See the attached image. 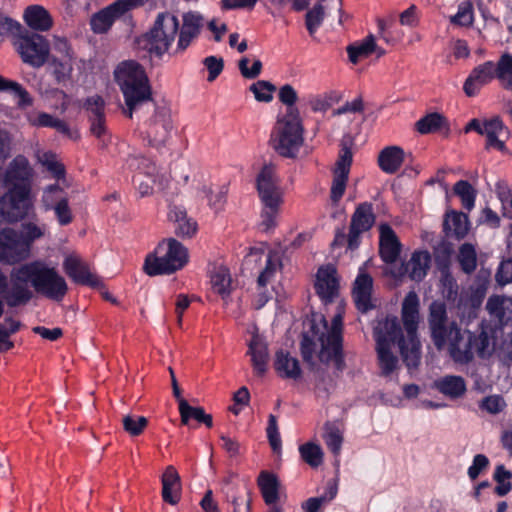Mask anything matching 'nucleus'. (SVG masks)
I'll list each match as a JSON object with an SVG mask.
<instances>
[{
	"label": "nucleus",
	"mask_w": 512,
	"mask_h": 512,
	"mask_svg": "<svg viewBox=\"0 0 512 512\" xmlns=\"http://www.w3.org/2000/svg\"><path fill=\"white\" fill-rule=\"evenodd\" d=\"M18 233H20V237L23 242L27 244V250L29 253L33 242L43 236L42 229L32 222L23 224L22 229L18 230Z\"/></svg>",
	"instance_id": "864d4df0"
},
{
	"label": "nucleus",
	"mask_w": 512,
	"mask_h": 512,
	"mask_svg": "<svg viewBox=\"0 0 512 512\" xmlns=\"http://www.w3.org/2000/svg\"><path fill=\"white\" fill-rule=\"evenodd\" d=\"M52 210L54 211L56 219L61 226H66L73 221V215L69 207L68 198L57 203Z\"/></svg>",
	"instance_id": "4d7b16f0"
},
{
	"label": "nucleus",
	"mask_w": 512,
	"mask_h": 512,
	"mask_svg": "<svg viewBox=\"0 0 512 512\" xmlns=\"http://www.w3.org/2000/svg\"><path fill=\"white\" fill-rule=\"evenodd\" d=\"M251 340L249 341V353L255 371L262 375L267 370L268 347L265 339L258 333L257 328L251 330Z\"/></svg>",
	"instance_id": "393cba45"
},
{
	"label": "nucleus",
	"mask_w": 512,
	"mask_h": 512,
	"mask_svg": "<svg viewBox=\"0 0 512 512\" xmlns=\"http://www.w3.org/2000/svg\"><path fill=\"white\" fill-rule=\"evenodd\" d=\"M466 132L474 130L486 137L487 148L505 151V142L510 137L508 127L499 116L485 119H472L466 126Z\"/></svg>",
	"instance_id": "4468645a"
},
{
	"label": "nucleus",
	"mask_w": 512,
	"mask_h": 512,
	"mask_svg": "<svg viewBox=\"0 0 512 512\" xmlns=\"http://www.w3.org/2000/svg\"><path fill=\"white\" fill-rule=\"evenodd\" d=\"M459 262L463 270L467 273L473 271L476 267V253L473 246L464 244L459 251Z\"/></svg>",
	"instance_id": "6e6d98bb"
},
{
	"label": "nucleus",
	"mask_w": 512,
	"mask_h": 512,
	"mask_svg": "<svg viewBox=\"0 0 512 512\" xmlns=\"http://www.w3.org/2000/svg\"><path fill=\"white\" fill-rule=\"evenodd\" d=\"M267 436L273 451L277 453L280 452L281 439L277 430L275 418L273 416H270L269 425L267 427Z\"/></svg>",
	"instance_id": "680f3d73"
},
{
	"label": "nucleus",
	"mask_w": 512,
	"mask_h": 512,
	"mask_svg": "<svg viewBox=\"0 0 512 512\" xmlns=\"http://www.w3.org/2000/svg\"><path fill=\"white\" fill-rule=\"evenodd\" d=\"M34 172L24 155L15 156L7 165L2 184L6 189L0 196V217L10 223L28 216L32 208Z\"/></svg>",
	"instance_id": "20e7f679"
},
{
	"label": "nucleus",
	"mask_w": 512,
	"mask_h": 512,
	"mask_svg": "<svg viewBox=\"0 0 512 512\" xmlns=\"http://www.w3.org/2000/svg\"><path fill=\"white\" fill-rule=\"evenodd\" d=\"M444 228L449 235L458 239L465 237L469 231L468 216L461 212H447L444 220Z\"/></svg>",
	"instance_id": "72a5a7b5"
},
{
	"label": "nucleus",
	"mask_w": 512,
	"mask_h": 512,
	"mask_svg": "<svg viewBox=\"0 0 512 512\" xmlns=\"http://www.w3.org/2000/svg\"><path fill=\"white\" fill-rule=\"evenodd\" d=\"M179 412L181 422L184 425H190L191 420H195L199 424H205L209 428L213 425V418L210 414H206L202 407H193L189 405L186 400L180 401Z\"/></svg>",
	"instance_id": "c9c22d12"
},
{
	"label": "nucleus",
	"mask_w": 512,
	"mask_h": 512,
	"mask_svg": "<svg viewBox=\"0 0 512 512\" xmlns=\"http://www.w3.org/2000/svg\"><path fill=\"white\" fill-rule=\"evenodd\" d=\"M234 406L231 408V411L237 415L239 414L241 408L248 403L249 400V392L246 387H241L233 396Z\"/></svg>",
	"instance_id": "774afa93"
},
{
	"label": "nucleus",
	"mask_w": 512,
	"mask_h": 512,
	"mask_svg": "<svg viewBox=\"0 0 512 512\" xmlns=\"http://www.w3.org/2000/svg\"><path fill=\"white\" fill-rule=\"evenodd\" d=\"M405 152L398 146H388L380 151L378 155V165L380 169L393 174L401 167L404 162Z\"/></svg>",
	"instance_id": "2f4dec72"
},
{
	"label": "nucleus",
	"mask_w": 512,
	"mask_h": 512,
	"mask_svg": "<svg viewBox=\"0 0 512 512\" xmlns=\"http://www.w3.org/2000/svg\"><path fill=\"white\" fill-rule=\"evenodd\" d=\"M445 315L444 304H431L429 323L434 343L439 349H447L456 362H468L472 357V336L454 323L448 325Z\"/></svg>",
	"instance_id": "39448f33"
},
{
	"label": "nucleus",
	"mask_w": 512,
	"mask_h": 512,
	"mask_svg": "<svg viewBox=\"0 0 512 512\" xmlns=\"http://www.w3.org/2000/svg\"><path fill=\"white\" fill-rule=\"evenodd\" d=\"M181 496L180 476L173 466H168L162 475V498L163 501L176 505Z\"/></svg>",
	"instance_id": "c756f323"
},
{
	"label": "nucleus",
	"mask_w": 512,
	"mask_h": 512,
	"mask_svg": "<svg viewBox=\"0 0 512 512\" xmlns=\"http://www.w3.org/2000/svg\"><path fill=\"white\" fill-rule=\"evenodd\" d=\"M489 465V459L483 454L474 456L472 464L468 468V476L471 480H475L480 473L485 470Z\"/></svg>",
	"instance_id": "bf43d9fd"
},
{
	"label": "nucleus",
	"mask_w": 512,
	"mask_h": 512,
	"mask_svg": "<svg viewBox=\"0 0 512 512\" xmlns=\"http://www.w3.org/2000/svg\"><path fill=\"white\" fill-rule=\"evenodd\" d=\"M495 78H498L500 83L512 90V66H494Z\"/></svg>",
	"instance_id": "69168bd1"
},
{
	"label": "nucleus",
	"mask_w": 512,
	"mask_h": 512,
	"mask_svg": "<svg viewBox=\"0 0 512 512\" xmlns=\"http://www.w3.org/2000/svg\"><path fill=\"white\" fill-rule=\"evenodd\" d=\"M148 2L149 0H116L91 16L90 29L95 34H105L112 28L117 19Z\"/></svg>",
	"instance_id": "ddd939ff"
},
{
	"label": "nucleus",
	"mask_w": 512,
	"mask_h": 512,
	"mask_svg": "<svg viewBox=\"0 0 512 512\" xmlns=\"http://www.w3.org/2000/svg\"><path fill=\"white\" fill-rule=\"evenodd\" d=\"M124 430L131 436L140 435L148 424L144 416L126 415L122 420Z\"/></svg>",
	"instance_id": "09e8293b"
},
{
	"label": "nucleus",
	"mask_w": 512,
	"mask_h": 512,
	"mask_svg": "<svg viewBox=\"0 0 512 512\" xmlns=\"http://www.w3.org/2000/svg\"><path fill=\"white\" fill-rule=\"evenodd\" d=\"M258 484L263 498L267 504H274L278 500L279 482L276 476L269 472H262L258 478Z\"/></svg>",
	"instance_id": "58836bf2"
},
{
	"label": "nucleus",
	"mask_w": 512,
	"mask_h": 512,
	"mask_svg": "<svg viewBox=\"0 0 512 512\" xmlns=\"http://www.w3.org/2000/svg\"><path fill=\"white\" fill-rule=\"evenodd\" d=\"M314 288L324 303L336 301V313L331 318L330 324L322 314L312 315L310 328L303 335L302 355L311 365H316L319 361L332 364L335 368L340 369L344 303L338 300L340 284L334 266L319 267L315 276Z\"/></svg>",
	"instance_id": "f257e3e1"
},
{
	"label": "nucleus",
	"mask_w": 512,
	"mask_h": 512,
	"mask_svg": "<svg viewBox=\"0 0 512 512\" xmlns=\"http://www.w3.org/2000/svg\"><path fill=\"white\" fill-rule=\"evenodd\" d=\"M279 99L287 106L286 113H289L290 109H296L293 104L297 99V94L291 86L285 85L280 89Z\"/></svg>",
	"instance_id": "0e129e2a"
},
{
	"label": "nucleus",
	"mask_w": 512,
	"mask_h": 512,
	"mask_svg": "<svg viewBox=\"0 0 512 512\" xmlns=\"http://www.w3.org/2000/svg\"><path fill=\"white\" fill-rule=\"evenodd\" d=\"M114 78L123 94L126 108L124 114L128 118L142 106L153 100L152 87L143 66H116Z\"/></svg>",
	"instance_id": "0eeeda50"
},
{
	"label": "nucleus",
	"mask_w": 512,
	"mask_h": 512,
	"mask_svg": "<svg viewBox=\"0 0 512 512\" xmlns=\"http://www.w3.org/2000/svg\"><path fill=\"white\" fill-rule=\"evenodd\" d=\"M352 160V151L348 147H343L333 173L330 197L334 203H337L344 195Z\"/></svg>",
	"instance_id": "f3484780"
},
{
	"label": "nucleus",
	"mask_w": 512,
	"mask_h": 512,
	"mask_svg": "<svg viewBox=\"0 0 512 512\" xmlns=\"http://www.w3.org/2000/svg\"><path fill=\"white\" fill-rule=\"evenodd\" d=\"M322 438L334 456H339L344 441V427L339 422H326L323 427Z\"/></svg>",
	"instance_id": "473e14b6"
},
{
	"label": "nucleus",
	"mask_w": 512,
	"mask_h": 512,
	"mask_svg": "<svg viewBox=\"0 0 512 512\" xmlns=\"http://www.w3.org/2000/svg\"><path fill=\"white\" fill-rule=\"evenodd\" d=\"M379 231L380 256L386 263H393L400 254L401 244L395 232L388 225H381Z\"/></svg>",
	"instance_id": "bb28decb"
},
{
	"label": "nucleus",
	"mask_w": 512,
	"mask_h": 512,
	"mask_svg": "<svg viewBox=\"0 0 512 512\" xmlns=\"http://www.w3.org/2000/svg\"><path fill=\"white\" fill-rule=\"evenodd\" d=\"M165 250L163 256L149 255L144 263V270L149 276L169 275L182 269L188 262V250L182 243L169 238L166 243L158 245L157 252Z\"/></svg>",
	"instance_id": "9d476101"
},
{
	"label": "nucleus",
	"mask_w": 512,
	"mask_h": 512,
	"mask_svg": "<svg viewBox=\"0 0 512 512\" xmlns=\"http://www.w3.org/2000/svg\"><path fill=\"white\" fill-rule=\"evenodd\" d=\"M66 199L67 197L65 196L64 189L58 184H52L43 190L41 203L45 211H50L57 205V203Z\"/></svg>",
	"instance_id": "79ce46f5"
},
{
	"label": "nucleus",
	"mask_w": 512,
	"mask_h": 512,
	"mask_svg": "<svg viewBox=\"0 0 512 512\" xmlns=\"http://www.w3.org/2000/svg\"><path fill=\"white\" fill-rule=\"evenodd\" d=\"M346 50L350 62L354 64L357 61L364 60L373 54L376 55V59H379L386 53L383 48L376 44L375 37L372 34H369L361 41H356L348 45Z\"/></svg>",
	"instance_id": "b1692460"
},
{
	"label": "nucleus",
	"mask_w": 512,
	"mask_h": 512,
	"mask_svg": "<svg viewBox=\"0 0 512 512\" xmlns=\"http://www.w3.org/2000/svg\"><path fill=\"white\" fill-rule=\"evenodd\" d=\"M374 223L372 206L363 203L356 209L351 224V234H358L371 228Z\"/></svg>",
	"instance_id": "4c0bfd02"
},
{
	"label": "nucleus",
	"mask_w": 512,
	"mask_h": 512,
	"mask_svg": "<svg viewBox=\"0 0 512 512\" xmlns=\"http://www.w3.org/2000/svg\"><path fill=\"white\" fill-rule=\"evenodd\" d=\"M337 493V488L331 485L328 490L319 497H311L301 504L304 512H318L321 507L334 499Z\"/></svg>",
	"instance_id": "c03bdc74"
},
{
	"label": "nucleus",
	"mask_w": 512,
	"mask_h": 512,
	"mask_svg": "<svg viewBox=\"0 0 512 512\" xmlns=\"http://www.w3.org/2000/svg\"><path fill=\"white\" fill-rule=\"evenodd\" d=\"M13 45L25 64H46L50 60V43L39 33L26 29Z\"/></svg>",
	"instance_id": "9b49d317"
},
{
	"label": "nucleus",
	"mask_w": 512,
	"mask_h": 512,
	"mask_svg": "<svg viewBox=\"0 0 512 512\" xmlns=\"http://www.w3.org/2000/svg\"><path fill=\"white\" fill-rule=\"evenodd\" d=\"M477 352L481 357L489 356L495 347L494 341L486 332H482L474 341Z\"/></svg>",
	"instance_id": "13d9d810"
},
{
	"label": "nucleus",
	"mask_w": 512,
	"mask_h": 512,
	"mask_svg": "<svg viewBox=\"0 0 512 512\" xmlns=\"http://www.w3.org/2000/svg\"><path fill=\"white\" fill-rule=\"evenodd\" d=\"M419 297L409 292L402 303V321L404 332L399 327L396 317H387L378 321L374 328L376 350L381 371L389 375L398 367V359L391 347L397 342L400 353L408 368H414L420 361V342L417 328L420 320Z\"/></svg>",
	"instance_id": "f03ea898"
},
{
	"label": "nucleus",
	"mask_w": 512,
	"mask_h": 512,
	"mask_svg": "<svg viewBox=\"0 0 512 512\" xmlns=\"http://www.w3.org/2000/svg\"><path fill=\"white\" fill-rule=\"evenodd\" d=\"M454 191L460 197L464 208L467 210L473 209L475 205L476 192L467 181H458L455 184Z\"/></svg>",
	"instance_id": "49530a36"
},
{
	"label": "nucleus",
	"mask_w": 512,
	"mask_h": 512,
	"mask_svg": "<svg viewBox=\"0 0 512 512\" xmlns=\"http://www.w3.org/2000/svg\"><path fill=\"white\" fill-rule=\"evenodd\" d=\"M247 271L259 270L258 284L261 287L267 285L276 272L280 269L278 253L271 252L265 244L251 248L243 262Z\"/></svg>",
	"instance_id": "f8f14e48"
},
{
	"label": "nucleus",
	"mask_w": 512,
	"mask_h": 512,
	"mask_svg": "<svg viewBox=\"0 0 512 512\" xmlns=\"http://www.w3.org/2000/svg\"><path fill=\"white\" fill-rule=\"evenodd\" d=\"M494 78V66H475L464 82V93L468 97H474L483 86L490 83Z\"/></svg>",
	"instance_id": "5701e85b"
},
{
	"label": "nucleus",
	"mask_w": 512,
	"mask_h": 512,
	"mask_svg": "<svg viewBox=\"0 0 512 512\" xmlns=\"http://www.w3.org/2000/svg\"><path fill=\"white\" fill-rule=\"evenodd\" d=\"M256 190L261 205L258 228L262 232H271L278 225L285 194L272 164H265L258 172Z\"/></svg>",
	"instance_id": "423d86ee"
},
{
	"label": "nucleus",
	"mask_w": 512,
	"mask_h": 512,
	"mask_svg": "<svg viewBox=\"0 0 512 512\" xmlns=\"http://www.w3.org/2000/svg\"><path fill=\"white\" fill-rule=\"evenodd\" d=\"M33 332L37 335H40L42 338L50 341H56L63 335V331L59 327L49 329L44 326H36L33 328Z\"/></svg>",
	"instance_id": "338daca9"
},
{
	"label": "nucleus",
	"mask_w": 512,
	"mask_h": 512,
	"mask_svg": "<svg viewBox=\"0 0 512 512\" xmlns=\"http://www.w3.org/2000/svg\"><path fill=\"white\" fill-rule=\"evenodd\" d=\"M154 114L151 118L148 134L158 143H164L173 128L171 111L166 106L153 105Z\"/></svg>",
	"instance_id": "412c9836"
},
{
	"label": "nucleus",
	"mask_w": 512,
	"mask_h": 512,
	"mask_svg": "<svg viewBox=\"0 0 512 512\" xmlns=\"http://www.w3.org/2000/svg\"><path fill=\"white\" fill-rule=\"evenodd\" d=\"M505 407L504 400L498 395L486 397L481 404V408L491 414L499 413Z\"/></svg>",
	"instance_id": "052dcab7"
},
{
	"label": "nucleus",
	"mask_w": 512,
	"mask_h": 512,
	"mask_svg": "<svg viewBox=\"0 0 512 512\" xmlns=\"http://www.w3.org/2000/svg\"><path fill=\"white\" fill-rule=\"evenodd\" d=\"M299 453L304 462L313 468L323 463L324 452L322 447L315 442H307L299 447Z\"/></svg>",
	"instance_id": "a19ab883"
},
{
	"label": "nucleus",
	"mask_w": 512,
	"mask_h": 512,
	"mask_svg": "<svg viewBox=\"0 0 512 512\" xmlns=\"http://www.w3.org/2000/svg\"><path fill=\"white\" fill-rule=\"evenodd\" d=\"M486 309L500 324H507L512 320V297L493 295L489 297Z\"/></svg>",
	"instance_id": "7c9ffc66"
},
{
	"label": "nucleus",
	"mask_w": 512,
	"mask_h": 512,
	"mask_svg": "<svg viewBox=\"0 0 512 512\" xmlns=\"http://www.w3.org/2000/svg\"><path fill=\"white\" fill-rule=\"evenodd\" d=\"M443 124V117L440 114L432 113L420 119L416 126L420 133L426 134L439 130Z\"/></svg>",
	"instance_id": "de8ad7c7"
},
{
	"label": "nucleus",
	"mask_w": 512,
	"mask_h": 512,
	"mask_svg": "<svg viewBox=\"0 0 512 512\" xmlns=\"http://www.w3.org/2000/svg\"><path fill=\"white\" fill-rule=\"evenodd\" d=\"M511 477L512 473L506 470L503 465H499L496 467L494 478L497 482L496 492L498 495L504 496L511 490Z\"/></svg>",
	"instance_id": "3c124183"
},
{
	"label": "nucleus",
	"mask_w": 512,
	"mask_h": 512,
	"mask_svg": "<svg viewBox=\"0 0 512 512\" xmlns=\"http://www.w3.org/2000/svg\"><path fill=\"white\" fill-rule=\"evenodd\" d=\"M204 17L197 11H188L182 15V25H179L178 42L175 53L185 51L199 37L204 27Z\"/></svg>",
	"instance_id": "dca6fc26"
},
{
	"label": "nucleus",
	"mask_w": 512,
	"mask_h": 512,
	"mask_svg": "<svg viewBox=\"0 0 512 512\" xmlns=\"http://www.w3.org/2000/svg\"><path fill=\"white\" fill-rule=\"evenodd\" d=\"M21 322L6 317L3 323H0V353L7 352L14 347V343L10 340V336L19 331Z\"/></svg>",
	"instance_id": "ea45409f"
},
{
	"label": "nucleus",
	"mask_w": 512,
	"mask_h": 512,
	"mask_svg": "<svg viewBox=\"0 0 512 512\" xmlns=\"http://www.w3.org/2000/svg\"><path fill=\"white\" fill-rule=\"evenodd\" d=\"M325 10L322 4L318 3L307 11L305 16V25L310 34L313 36L324 20Z\"/></svg>",
	"instance_id": "a18cd8bd"
},
{
	"label": "nucleus",
	"mask_w": 512,
	"mask_h": 512,
	"mask_svg": "<svg viewBox=\"0 0 512 512\" xmlns=\"http://www.w3.org/2000/svg\"><path fill=\"white\" fill-rule=\"evenodd\" d=\"M63 268L68 277L76 284L86 285L92 288L103 287L101 279L92 274L88 265L77 256H67L64 259Z\"/></svg>",
	"instance_id": "a211bd4d"
},
{
	"label": "nucleus",
	"mask_w": 512,
	"mask_h": 512,
	"mask_svg": "<svg viewBox=\"0 0 512 512\" xmlns=\"http://www.w3.org/2000/svg\"><path fill=\"white\" fill-rule=\"evenodd\" d=\"M255 99L259 102H270L273 99L275 87L266 81H258L250 86Z\"/></svg>",
	"instance_id": "603ef678"
},
{
	"label": "nucleus",
	"mask_w": 512,
	"mask_h": 512,
	"mask_svg": "<svg viewBox=\"0 0 512 512\" xmlns=\"http://www.w3.org/2000/svg\"><path fill=\"white\" fill-rule=\"evenodd\" d=\"M431 256L428 251L416 250L410 259L393 272L396 277L408 276L413 281H421L430 268Z\"/></svg>",
	"instance_id": "6ab92c4d"
},
{
	"label": "nucleus",
	"mask_w": 512,
	"mask_h": 512,
	"mask_svg": "<svg viewBox=\"0 0 512 512\" xmlns=\"http://www.w3.org/2000/svg\"><path fill=\"white\" fill-rule=\"evenodd\" d=\"M273 366L281 378L295 380L301 376V367L298 359L284 349L276 351Z\"/></svg>",
	"instance_id": "cd10ccee"
},
{
	"label": "nucleus",
	"mask_w": 512,
	"mask_h": 512,
	"mask_svg": "<svg viewBox=\"0 0 512 512\" xmlns=\"http://www.w3.org/2000/svg\"><path fill=\"white\" fill-rule=\"evenodd\" d=\"M27 28L23 27L18 21L9 17L0 15V35L12 36L13 41L22 35Z\"/></svg>",
	"instance_id": "8fccbe9b"
},
{
	"label": "nucleus",
	"mask_w": 512,
	"mask_h": 512,
	"mask_svg": "<svg viewBox=\"0 0 512 512\" xmlns=\"http://www.w3.org/2000/svg\"><path fill=\"white\" fill-rule=\"evenodd\" d=\"M168 217L175 223V234L183 239L194 237L198 231L197 221L188 216L185 208L177 205L170 207Z\"/></svg>",
	"instance_id": "4be33fe9"
},
{
	"label": "nucleus",
	"mask_w": 512,
	"mask_h": 512,
	"mask_svg": "<svg viewBox=\"0 0 512 512\" xmlns=\"http://www.w3.org/2000/svg\"><path fill=\"white\" fill-rule=\"evenodd\" d=\"M450 22L458 26H471L474 22V8L470 0L461 2L458 5L457 13L450 17Z\"/></svg>",
	"instance_id": "37998d69"
},
{
	"label": "nucleus",
	"mask_w": 512,
	"mask_h": 512,
	"mask_svg": "<svg viewBox=\"0 0 512 512\" xmlns=\"http://www.w3.org/2000/svg\"><path fill=\"white\" fill-rule=\"evenodd\" d=\"M373 279L362 268L354 281L352 295L356 307L362 312H366L376 306V300L373 298Z\"/></svg>",
	"instance_id": "aec40b11"
},
{
	"label": "nucleus",
	"mask_w": 512,
	"mask_h": 512,
	"mask_svg": "<svg viewBox=\"0 0 512 512\" xmlns=\"http://www.w3.org/2000/svg\"><path fill=\"white\" fill-rule=\"evenodd\" d=\"M433 388L451 400H458L465 396L467 384L458 375H445L433 382Z\"/></svg>",
	"instance_id": "a878e982"
},
{
	"label": "nucleus",
	"mask_w": 512,
	"mask_h": 512,
	"mask_svg": "<svg viewBox=\"0 0 512 512\" xmlns=\"http://www.w3.org/2000/svg\"><path fill=\"white\" fill-rule=\"evenodd\" d=\"M23 19L32 32H45L53 26L49 12L41 5H30L24 10Z\"/></svg>",
	"instance_id": "c85d7f7f"
},
{
	"label": "nucleus",
	"mask_w": 512,
	"mask_h": 512,
	"mask_svg": "<svg viewBox=\"0 0 512 512\" xmlns=\"http://www.w3.org/2000/svg\"><path fill=\"white\" fill-rule=\"evenodd\" d=\"M11 291L8 294L7 306L15 308L28 304L33 298V291L47 299L60 302L68 292V285L58 271L45 262L34 260L13 268L10 274Z\"/></svg>",
	"instance_id": "7ed1b4c3"
},
{
	"label": "nucleus",
	"mask_w": 512,
	"mask_h": 512,
	"mask_svg": "<svg viewBox=\"0 0 512 512\" xmlns=\"http://www.w3.org/2000/svg\"><path fill=\"white\" fill-rule=\"evenodd\" d=\"M207 275L210 280V293L219 295L224 299V259L219 258L209 262Z\"/></svg>",
	"instance_id": "e433bc0d"
},
{
	"label": "nucleus",
	"mask_w": 512,
	"mask_h": 512,
	"mask_svg": "<svg viewBox=\"0 0 512 512\" xmlns=\"http://www.w3.org/2000/svg\"><path fill=\"white\" fill-rule=\"evenodd\" d=\"M496 280L501 285L512 282V258L505 260L500 264L496 274Z\"/></svg>",
	"instance_id": "e2e57ef3"
},
{
	"label": "nucleus",
	"mask_w": 512,
	"mask_h": 512,
	"mask_svg": "<svg viewBox=\"0 0 512 512\" xmlns=\"http://www.w3.org/2000/svg\"><path fill=\"white\" fill-rule=\"evenodd\" d=\"M83 106L88 112V119L105 115V101L99 95L88 97Z\"/></svg>",
	"instance_id": "5fc2aeb1"
},
{
	"label": "nucleus",
	"mask_w": 512,
	"mask_h": 512,
	"mask_svg": "<svg viewBox=\"0 0 512 512\" xmlns=\"http://www.w3.org/2000/svg\"><path fill=\"white\" fill-rule=\"evenodd\" d=\"M178 30V18L170 12H161L157 15L153 26L139 44L143 43V48L151 61L153 59H160L168 52Z\"/></svg>",
	"instance_id": "6e6552de"
},
{
	"label": "nucleus",
	"mask_w": 512,
	"mask_h": 512,
	"mask_svg": "<svg viewBox=\"0 0 512 512\" xmlns=\"http://www.w3.org/2000/svg\"><path fill=\"white\" fill-rule=\"evenodd\" d=\"M50 47V64H67L75 59L71 44L65 37L54 36Z\"/></svg>",
	"instance_id": "f704fd0d"
},
{
	"label": "nucleus",
	"mask_w": 512,
	"mask_h": 512,
	"mask_svg": "<svg viewBox=\"0 0 512 512\" xmlns=\"http://www.w3.org/2000/svg\"><path fill=\"white\" fill-rule=\"evenodd\" d=\"M303 129L297 109H290L279 118L271 137L274 149L281 155L293 157L303 143Z\"/></svg>",
	"instance_id": "1a4fd4ad"
},
{
	"label": "nucleus",
	"mask_w": 512,
	"mask_h": 512,
	"mask_svg": "<svg viewBox=\"0 0 512 512\" xmlns=\"http://www.w3.org/2000/svg\"><path fill=\"white\" fill-rule=\"evenodd\" d=\"M29 256L27 244L21 239L18 230L9 227L0 230V262L13 265Z\"/></svg>",
	"instance_id": "2eb2a0df"
}]
</instances>
